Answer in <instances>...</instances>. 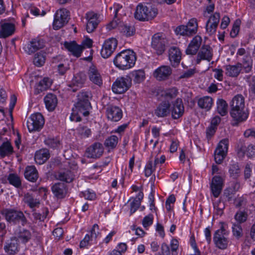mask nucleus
Wrapping results in <instances>:
<instances>
[{"label":"nucleus","mask_w":255,"mask_h":255,"mask_svg":"<svg viewBox=\"0 0 255 255\" xmlns=\"http://www.w3.org/2000/svg\"><path fill=\"white\" fill-rule=\"evenodd\" d=\"M228 145L229 140L226 138L222 139L218 143L214 152V159L217 163H222L225 158L228 152Z\"/></svg>","instance_id":"11"},{"label":"nucleus","mask_w":255,"mask_h":255,"mask_svg":"<svg viewBox=\"0 0 255 255\" xmlns=\"http://www.w3.org/2000/svg\"><path fill=\"white\" fill-rule=\"evenodd\" d=\"M51 85V82L48 78H44L40 81L35 88L34 93L39 94L41 92L48 89Z\"/></svg>","instance_id":"41"},{"label":"nucleus","mask_w":255,"mask_h":255,"mask_svg":"<svg viewBox=\"0 0 255 255\" xmlns=\"http://www.w3.org/2000/svg\"><path fill=\"white\" fill-rule=\"evenodd\" d=\"M74 177L73 173L69 169L61 170L55 174V177L57 180L66 183L72 182Z\"/></svg>","instance_id":"26"},{"label":"nucleus","mask_w":255,"mask_h":255,"mask_svg":"<svg viewBox=\"0 0 255 255\" xmlns=\"http://www.w3.org/2000/svg\"><path fill=\"white\" fill-rule=\"evenodd\" d=\"M106 115L109 120L113 122H118L122 118L123 112L119 107L109 105L106 108Z\"/></svg>","instance_id":"15"},{"label":"nucleus","mask_w":255,"mask_h":255,"mask_svg":"<svg viewBox=\"0 0 255 255\" xmlns=\"http://www.w3.org/2000/svg\"><path fill=\"white\" fill-rule=\"evenodd\" d=\"M213 49L209 45H203L199 50L196 62L199 64L201 60L210 61L213 57Z\"/></svg>","instance_id":"14"},{"label":"nucleus","mask_w":255,"mask_h":255,"mask_svg":"<svg viewBox=\"0 0 255 255\" xmlns=\"http://www.w3.org/2000/svg\"><path fill=\"white\" fill-rule=\"evenodd\" d=\"M100 235L99 228L97 224H95L93 226L91 230V241H95L98 236Z\"/></svg>","instance_id":"56"},{"label":"nucleus","mask_w":255,"mask_h":255,"mask_svg":"<svg viewBox=\"0 0 255 255\" xmlns=\"http://www.w3.org/2000/svg\"><path fill=\"white\" fill-rule=\"evenodd\" d=\"M168 45L169 41L163 33H157L152 36L151 46L157 55H162Z\"/></svg>","instance_id":"4"},{"label":"nucleus","mask_w":255,"mask_h":255,"mask_svg":"<svg viewBox=\"0 0 255 255\" xmlns=\"http://www.w3.org/2000/svg\"><path fill=\"white\" fill-rule=\"evenodd\" d=\"M86 17L87 20L86 30L88 33H91L95 30L100 22L98 15L90 11L86 14Z\"/></svg>","instance_id":"17"},{"label":"nucleus","mask_w":255,"mask_h":255,"mask_svg":"<svg viewBox=\"0 0 255 255\" xmlns=\"http://www.w3.org/2000/svg\"><path fill=\"white\" fill-rule=\"evenodd\" d=\"M230 115L234 121L242 122L247 120L248 113L245 110V99L240 94L234 96L230 104Z\"/></svg>","instance_id":"1"},{"label":"nucleus","mask_w":255,"mask_h":255,"mask_svg":"<svg viewBox=\"0 0 255 255\" xmlns=\"http://www.w3.org/2000/svg\"><path fill=\"white\" fill-rule=\"evenodd\" d=\"M228 235V232L226 231V225L221 223L220 229L215 232L213 237V241L217 248L221 250L227 248L228 241L226 236Z\"/></svg>","instance_id":"7"},{"label":"nucleus","mask_w":255,"mask_h":255,"mask_svg":"<svg viewBox=\"0 0 255 255\" xmlns=\"http://www.w3.org/2000/svg\"><path fill=\"white\" fill-rule=\"evenodd\" d=\"M67 188L64 183H57L52 187V191L54 195L59 199L65 197L67 194Z\"/></svg>","instance_id":"30"},{"label":"nucleus","mask_w":255,"mask_h":255,"mask_svg":"<svg viewBox=\"0 0 255 255\" xmlns=\"http://www.w3.org/2000/svg\"><path fill=\"white\" fill-rule=\"evenodd\" d=\"M45 53L38 52L34 55L33 59V63L37 67L42 66L45 61Z\"/></svg>","instance_id":"49"},{"label":"nucleus","mask_w":255,"mask_h":255,"mask_svg":"<svg viewBox=\"0 0 255 255\" xmlns=\"http://www.w3.org/2000/svg\"><path fill=\"white\" fill-rule=\"evenodd\" d=\"M228 104L223 99H218L217 101V110L218 113L222 116L227 113Z\"/></svg>","instance_id":"43"},{"label":"nucleus","mask_w":255,"mask_h":255,"mask_svg":"<svg viewBox=\"0 0 255 255\" xmlns=\"http://www.w3.org/2000/svg\"><path fill=\"white\" fill-rule=\"evenodd\" d=\"M130 215L134 213L139 208L140 203L139 200L133 199L132 202L130 203Z\"/></svg>","instance_id":"59"},{"label":"nucleus","mask_w":255,"mask_h":255,"mask_svg":"<svg viewBox=\"0 0 255 255\" xmlns=\"http://www.w3.org/2000/svg\"><path fill=\"white\" fill-rule=\"evenodd\" d=\"M81 196L84 197L87 200H92L96 198V194L94 192H91L89 190L82 192Z\"/></svg>","instance_id":"61"},{"label":"nucleus","mask_w":255,"mask_h":255,"mask_svg":"<svg viewBox=\"0 0 255 255\" xmlns=\"http://www.w3.org/2000/svg\"><path fill=\"white\" fill-rule=\"evenodd\" d=\"M195 73V69H190L182 73L180 76V79L188 78L192 76Z\"/></svg>","instance_id":"63"},{"label":"nucleus","mask_w":255,"mask_h":255,"mask_svg":"<svg viewBox=\"0 0 255 255\" xmlns=\"http://www.w3.org/2000/svg\"><path fill=\"white\" fill-rule=\"evenodd\" d=\"M13 152V147L9 141L3 142L0 145V156L4 157L11 154Z\"/></svg>","instance_id":"39"},{"label":"nucleus","mask_w":255,"mask_h":255,"mask_svg":"<svg viewBox=\"0 0 255 255\" xmlns=\"http://www.w3.org/2000/svg\"><path fill=\"white\" fill-rule=\"evenodd\" d=\"M226 74L231 77H236L242 70V64L238 63L236 65H228L225 67Z\"/></svg>","instance_id":"29"},{"label":"nucleus","mask_w":255,"mask_h":255,"mask_svg":"<svg viewBox=\"0 0 255 255\" xmlns=\"http://www.w3.org/2000/svg\"><path fill=\"white\" fill-rule=\"evenodd\" d=\"M49 157V150L47 149H42L36 152L34 159L37 164H42L45 162Z\"/></svg>","instance_id":"34"},{"label":"nucleus","mask_w":255,"mask_h":255,"mask_svg":"<svg viewBox=\"0 0 255 255\" xmlns=\"http://www.w3.org/2000/svg\"><path fill=\"white\" fill-rule=\"evenodd\" d=\"M232 231L233 235L237 237V238H239L242 236V228L240 224H233L232 226Z\"/></svg>","instance_id":"55"},{"label":"nucleus","mask_w":255,"mask_h":255,"mask_svg":"<svg viewBox=\"0 0 255 255\" xmlns=\"http://www.w3.org/2000/svg\"><path fill=\"white\" fill-rule=\"evenodd\" d=\"M186 28L187 36H191L195 34L197 31L198 23L196 18L191 19L187 25H184Z\"/></svg>","instance_id":"37"},{"label":"nucleus","mask_w":255,"mask_h":255,"mask_svg":"<svg viewBox=\"0 0 255 255\" xmlns=\"http://www.w3.org/2000/svg\"><path fill=\"white\" fill-rule=\"evenodd\" d=\"M198 106L206 111H209L213 105V99L209 96H205L198 101Z\"/></svg>","instance_id":"38"},{"label":"nucleus","mask_w":255,"mask_h":255,"mask_svg":"<svg viewBox=\"0 0 255 255\" xmlns=\"http://www.w3.org/2000/svg\"><path fill=\"white\" fill-rule=\"evenodd\" d=\"M211 190L215 198L219 197L223 187V179L220 176H215L210 185Z\"/></svg>","instance_id":"20"},{"label":"nucleus","mask_w":255,"mask_h":255,"mask_svg":"<svg viewBox=\"0 0 255 255\" xmlns=\"http://www.w3.org/2000/svg\"><path fill=\"white\" fill-rule=\"evenodd\" d=\"M174 31L177 35L187 36V33L186 32V31L184 25H181L177 26Z\"/></svg>","instance_id":"62"},{"label":"nucleus","mask_w":255,"mask_h":255,"mask_svg":"<svg viewBox=\"0 0 255 255\" xmlns=\"http://www.w3.org/2000/svg\"><path fill=\"white\" fill-rule=\"evenodd\" d=\"M46 107L49 111H53L57 104L56 96L53 94H48L44 98Z\"/></svg>","instance_id":"35"},{"label":"nucleus","mask_w":255,"mask_h":255,"mask_svg":"<svg viewBox=\"0 0 255 255\" xmlns=\"http://www.w3.org/2000/svg\"><path fill=\"white\" fill-rule=\"evenodd\" d=\"M170 104L168 101H163L160 103L154 110L155 115L158 118H164L170 113Z\"/></svg>","instance_id":"24"},{"label":"nucleus","mask_w":255,"mask_h":255,"mask_svg":"<svg viewBox=\"0 0 255 255\" xmlns=\"http://www.w3.org/2000/svg\"><path fill=\"white\" fill-rule=\"evenodd\" d=\"M5 220L10 223L17 224L20 223L24 226L27 224L28 221L23 213L20 210L15 209H4L2 212Z\"/></svg>","instance_id":"3"},{"label":"nucleus","mask_w":255,"mask_h":255,"mask_svg":"<svg viewBox=\"0 0 255 255\" xmlns=\"http://www.w3.org/2000/svg\"><path fill=\"white\" fill-rule=\"evenodd\" d=\"M172 69L169 66H161L156 69L154 73V77L158 81L165 80L168 79L172 74Z\"/></svg>","instance_id":"19"},{"label":"nucleus","mask_w":255,"mask_h":255,"mask_svg":"<svg viewBox=\"0 0 255 255\" xmlns=\"http://www.w3.org/2000/svg\"><path fill=\"white\" fill-rule=\"evenodd\" d=\"M229 172L233 178H238L240 174V169L237 163L233 162L230 164Z\"/></svg>","instance_id":"48"},{"label":"nucleus","mask_w":255,"mask_h":255,"mask_svg":"<svg viewBox=\"0 0 255 255\" xmlns=\"http://www.w3.org/2000/svg\"><path fill=\"white\" fill-rule=\"evenodd\" d=\"M131 76L134 82L139 83L143 81L145 78V73L143 70H139L133 71Z\"/></svg>","instance_id":"47"},{"label":"nucleus","mask_w":255,"mask_h":255,"mask_svg":"<svg viewBox=\"0 0 255 255\" xmlns=\"http://www.w3.org/2000/svg\"><path fill=\"white\" fill-rule=\"evenodd\" d=\"M44 142L47 146L52 148L58 147L60 144V141L53 138H48L45 140Z\"/></svg>","instance_id":"53"},{"label":"nucleus","mask_w":255,"mask_h":255,"mask_svg":"<svg viewBox=\"0 0 255 255\" xmlns=\"http://www.w3.org/2000/svg\"><path fill=\"white\" fill-rule=\"evenodd\" d=\"M25 178L32 182L36 181L38 178V171L34 166H28L24 171Z\"/></svg>","instance_id":"33"},{"label":"nucleus","mask_w":255,"mask_h":255,"mask_svg":"<svg viewBox=\"0 0 255 255\" xmlns=\"http://www.w3.org/2000/svg\"><path fill=\"white\" fill-rule=\"evenodd\" d=\"M4 249L9 255L16 254L18 252V243L16 237L7 240L4 246Z\"/></svg>","instance_id":"31"},{"label":"nucleus","mask_w":255,"mask_h":255,"mask_svg":"<svg viewBox=\"0 0 255 255\" xmlns=\"http://www.w3.org/2000/svg\"><path fill=\"white\" fill-rule=\"evenodd\" d=\"M238 154L240 157H243L245 154L249 157H252L255 155V146L250 144L246 146L241 144L239 145Z\"/></svg>","instance_id":"28"},{"label":"nucleus","mask_w":255,"mask_h":255,"mask_svg":"<svg viewBox=\"0 0 255 255\" xmlns=\"http://www.w3.org/2000/svg\"><path fill=\"white\" fill-rule=\"evenodd\" d=\"M103 152V145L100 142H95L87 148L85 154L88 158H98Z\"/></svg>","instance_id":"16"},{"label":"nucleus","mask_w":255,"mask_h":255,"mask_svg":"<svg viewBox=\"0 0 255 255\" xmlns=\"http://www.w3.org/2000/svg\"><path fill=\"white\" fill-rule=\"evenodd\" d=\"M155 170V166H153V164L151 161H148L145 167L144 173L146 177L150 176L153 171Z\"/></svg>","instance_id":"57"},{"label":"nucleus","mask_w":255,"mask_h":255,"mask_svg":"<svg viewBox=\"0 0 255 255\" xmlns=\"http://www.w3.org/2000/svg\"><path fill=\"white\" fill-rule=\"evenodd\" d=\"M153 220V217L152 214H149L145 217L142 220V225L144 227L146 228L150 226Z\"/></svg>","instance_id":"58"},{"label":"nucleus","mask_w":255,"mask_h":255,"mask_svg":"<svg viewBox=\"0 0 255 255\" xmlns=\"http://www.w3.org/2000/svg\"><path fill=\"white\" fill-rule=\"evenodd\" d=\"M91 108L90 102H77L72 109L70 119L72 121L80 122L81 116L86 117L89 114V110Z\"/></svg>","instance_id":"6"},{"label":"nucleus","mask_w":255,"mask_h":255,"mask_svg":"<svg viewBox=\"0 0 255 255\" xmlns=\"http://www.w3.org/2000/svg\"><path fill=\"white\" fill-rule=\"evenodd\" d=\"M44 124V119L39 113L32 114L27 122V127L29 132L39 131Z\"/></svg>","instance_id":"9"},{"label":"nucleus","mask_w":255,"mask_h":255,"mask_svg":"<svg viewBox=\"0 0 255 255\" xmlns=\"http://www.w3.org/2000/svg\"><path fill=\"white\" fill-rule=\"evenodd\" d=\"M248 218V214L246 212H238L235 216V219L239 223V224L244 223L246 221Z\"/></svg>","instance_id":"54"},{"label":"nucleus","mask_w":255,"mask_h":255,"mask_svg":"<svg viewBox=\"0 0 255 255\" xmlns=\"http://www.w3.org/2000/svg\"><path fill=\"white\" fill-rule=\"evenodd\" d=\"M131 84V79L129 76L119 77L113 84V91L117 94L124 93L129 89Z\"/></svg>","instance_id":"10"},{"label":"nucleus","mask_w":255,"mask_h":255,"mask_svg":"<svg viewBox=\"0 0 255 255\" xmlns=\"http://www.w3.org/2000/svg\"><path fill=\"white\" fill-rule=\"evenodd\" d=\"M247 203V200L243 196L238 197L235 200V205L237 207L245 205Z\"/></svg>","instance_id":"60"},{"label":"nucleus","mask_w":255,"mask_h":255,"mask_svg":"<svg viewBox=\"0 0 255 255\" xmlns=\"http://www.w3.org/2000/svg\"><path fill=\"white\" fill-rule=\"evenodd\" d=\"M202 41V39L199 35L195 36L190 41L187 48L186 50V53L188 55H195L199 50Z\"/></svg>","instance_id":"25"},{"label":"nucleus","mask_w":255,"mask_h":255,"mask_svg":"<svg viewBox=\"0 0 255 255\" xmlns=\"http://www.w3.org/2000/svg\"><path fill=\"white\" fill-rule=\"evenodd\" d=\"M90 80L94 84L101 86L103 84L102 76L97 67L94 65H91L88 72Z\"/></svg>","instance_id":"22"},{"label":"nucleus","mask_w":255,"mask_h":255,"mask_svg":"<svg viewBox=\"0 0 255 255\" xmlns=\"http://www.w3.org/2000/svg\"><path fill=\"white\" fill-rule=\"evenodd\" d=\"M119 137L115 135L109 136L105 141V145L110 149L115 148L118 144Z\"/></svg>","instance_id":"45"},{"label":"nucleus","mask_w":255,"mask_h":255,"mask_svg":"<svg viewBox=\"0 0 255 255\" xmlns=\"http://www.w3.org/2000/svg\"><path fill=\"white\" fill-rule=\"evenodd\" d=\"M168 58L171 65L176 67L179 65L181 59V52L179 48L172 46L168 50Z\"/></svg>","instance_id":"18"},{"label":"nucleus","mask_w":255,"mask_h":255,"mask_svg":"<svg viewBox=\"0 0 255 255\" xmlns=\"http://www.w3.org/2000/svg\"><path fill=\"white\" fill-rule=\"evenodd\" d=\"M173 107L170 110L173 119H178L184 114V107L181 99L177 98L173 103Z\"/></svg>","instance_id":"21"},{"label":"nucleus","mask_w":255,"mask_h":255,"mask_svg":"<svg viewBox=\"0 0 255 255\" xmlns=\"http://www.w3.org/2000/svg\"><path fill=\"white\" fill-rule=\"evenodd\" d=\"M220 15L218 12H215L211 15L206 24V30L210 35H213L216 31L217 28L220 21Z\"/></svg>","instance_id":"13"},{"label":"nucleus","mask_w":255,"mask_h":255,"mask_svg":"<svg viewBox=\"0 0 255 255\" xmlns=\"http://www.w3.org/2000/svg\"><path fill=\"white\" fill-rule=\"evenodd\" d=\"M92 97V94L89 91H81L77 95V102H90V99Z\"/></svg>","instance_id":"50"},{"label":"nucleus","mask_w":255,"mask_h":255,"mask_svg":"<svg viewBox=\"0 0 255 255\" xmlns=\"http://www.w3.org/2000/svg\"><path fill=\"white\" fill-rule=\"evenodd\" d=\"M157 14V10L150 5H147L142 4H139L134 13V17L136 19L140 21H145L151 19Z\"/></svg>","instance_id":"5"},{"label":"nucleus","mask_w":255,"mask_h":255,"mask_svg":"<svg viewBox=\"0 0 255 255\" xmlns=\"http://www.w3.org/2000/svg\"><path fill=\"white\" fill-rule=\"evenodd\" d=\"M7 180L10 184L18 188L21 186V180L19 176L14 173H10L7 176Z\"/></svg>","instance_id":"44"},{"label":"nucleus","mask_w":255,"mask_h":255,"mask_svg":"<svg viewBox=\"0 0 255 255\" xmlns=\"http://www.w3.org/2000/svg\"><path fill=\"white\" fill-rule=\"evenodd\" d=\"M65 48L70 52L74 56L79 57L81 56V53L84 49V47L78 45L76 42H65L64 43Z\"/></svg>","instance_id":"27"},{"label":"nucleus","mask_w":255,"mask_h":255,"mask_svg":"<svg viewBox=\"0 0 255 255\" xmlns=\"http://www.w3.org/2000/svg\"><path fill=\"white\" fill-rule=\"evenodd\" d=\"M86 80V75L82 73L77 74L72 80V84L77 87H81Z\"/></svg>","instance_id":"46"},{"label":"nucleus","mask_w":255,"mask_h":255,"mask_svg":"<svg viewBox=\"0 0 255 255\" xmlns=\"http://www.w3.org/2000/svg\"><path fill=\"white\" fill-rule=\"evenodd\" d=\"M178 93V89L175 87L168 89L165 91L164 97L167 99H172L177 96Z\"/></svg>","instance_id":"51"},{"label":"nucleus","mask_w":255,"mask_h":255,"mask_svg":"<svg viewBox=\"0 0 255 255\" xmlns=\"http://www.w3.org/2000/svg\"><path fill=\"white\" fill-rule=\"evenodd\" d=\"M44 46V43L42 39L38 38L32 39L29 43L26 44L24 49L29 54H31L36 51L42 48Z\"/></svg>","instance_id":"23"},{"label":"nucleus","mask_w":255,"mask_h":255,"mask_svg":"<svg viewBox=\"0 0 255 255\" xmlns=\"http://www.w3.org/2000/svg\"><path fill=\"white\" fill-rule=\"evenodd\" d=\"M23 201L27 204L30 208H33L39 204V201L29 193H26L24 195Z\"/></svg>","instance_id":"42"},{"label":"nucleus","mask_w":255,"mask_h":255,"mask_svg":"<svg viewBox=\"0 0 255 255\" xmlns=\"http://www.w3.org/2000/svg\"><path fill=\"white\" fill-rule=\"evenodd\" d=\"M119 29L124 35L127 37L132 36L135 31L133 26L124 23H120Z\"/></svg>","instance_id":"40"},{"label":"nucleus","mask_w":255,"mask_h":255,"mask_svg":"<svg viewBox=\"0 0 255 255\" xmlns=\"http://www.w3.org/2000/svg\"><path fill=\"white\" fill-rule=\"evenodd\" d=\"M14 234L18 240L21 241L22 243H25L28 242L32 237V234L31 232L26 229L19 228L16 230Z\"/></svg>","instance_id":"32"},{"label":"nucleus","mask_w":255,"mask_h":255,"mask_svg":"<svg viewBox=\"0 0 255 255\" xmlns=\"http://www.w3.org/2000/svg\"><path fill=\"white\" fill-rule=\"evenodd\" d=\"M78 133L82 137H88L91 134V129L86 126H80L78 128Z\"/></svg>","instance_id":"52"},{"label":"nucleus","mask_w":255,"mask_h":255,"mask_svg":"<svg viewBox=\"0 0 255 255\" xmlns=\"http://www.w3.org/2000/svg\"><path fill=\"white\" fill-rule=\"evenodd\" d=\"M118 41L114 38H109L104 43L101 51V56L104 58H108L111 56L117 47Z\"/></svg>","instance_id":"12"},{"label":"nucleus","mask_w":255,"mask_h":255,"mask_svg":"<svg viewBox=\"0 0 255 255\" xmlns=\"http://www.w3.org/2000/svg\"><path fill=\"white\" fill-rule=\"evenodd\" d=\"M69 11L66 8H60L57 10L54 15L53 27L58 30L66 25L70 19Z\"/></svg>","instance_id":"8"},{"label":"nucleus","mask_w":255,"mask_h":255,"mask_svg":"<svg viewBox=\"0 0 255 255\" xmlns=\"http://www.w3.org/2000/svg\"><path fill=\"white\" fill-rule=\"evenodd\" d=\"M136 60L135 53L130 50H123L114 59L115 65L120 69L127 70L132 67Z\"/></svg>","instance_id":"2"},{"label":"nucleus","mask_w":255,"mask_h":255,"mask_svg":"<svg viewBox=\"0 0 255 255\" xmlns=\"http://www.w3.org/2000/svg\"><path fill=\"white\" fill-rule=\"evenodd\" d=\"M14 31V25L10 23H4L1 25L0 37L6 38L12 35Z\"/></svg>","instance_id":"36"},{"label":"nucleus","mask_w":255,"mask_h":255,"mask_svg":"<svg viewBox=\"0 0 255 255\" xmlns=\"http://www.w3.org/2000/svg\"><path fill=\"white\" fill-rule=\"evenodd\" d=\"M90 242H92L93 241H91V238L90 237L89 235L87 234L84 239L80 242V248H84L87 247L89 245Z\"/></svg>","instance_id":"64"}]
</instances>
